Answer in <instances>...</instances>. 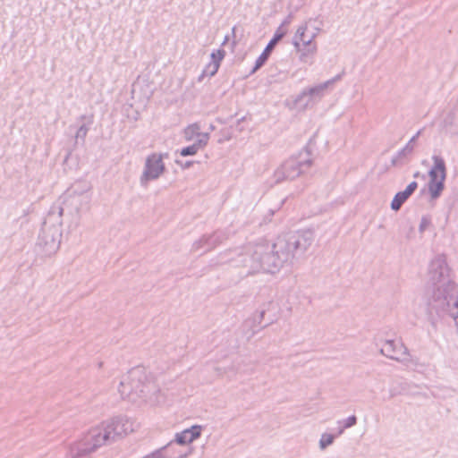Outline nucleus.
Listing matches in <instances>:
<instances>
[{
  "label": "nucleus",
  "instance_id": "1",
  "mask_svg": "<svg viewBox=\"0 0 458 458\" xmlns=\"http://www.w3.org/2000/svg\"><path fill=\"white\" fill-rule=\"evenodd\" d=\"M313 242L312 231H285L272 244L247 247L232 258L235 267H243L247 275L276 274L282 267L293 265Z\"/></svg>",
  "mask_w": 458,
  "mask_h": 458
},
{
  "label": "nucleus",
  "instance_id": "2",
  "mask_svg": "<svg viewBox=\"0 0 458 458\" xmlns=\"http://www.w3.org/2000/svg\"><path fill=\"white\" fill-rule=\"evenodd\" d=\"M118 392L122 398L139 405L155 407L165 402V396L153 375L142 367L134 368L123 376Z\"/></svg>",
  "mask_w": 458,
  "mask_h": 458
},
{
  "label": "nucleus",
  "instance_id": "3",
  "mask_svg": "<svg viewBox=\"0 0 458 458\" xmlns=\"http://www.w3.org/2000/svg\"><path fill=\"white\" fill-rule=\"evenodd\" d=\"M90 198L88 197H71L64 194L62 206H53L46 219V224L49 226H77L79 212L82 208H88Z\"/></svg>",
  "mask_w": 458,
  "mask_h": 458
},
{
  "label": "nucleus",
  "instance_id": "4",
  "mask_svg": "<svg viewBox=\"0 0 458 458\" xmlns=\"http://www.w3.org/2000/svg\"><path fill=\"white\" fill-rule=\"evenodd\" d=\"M110 431L105 421L91 428L80 441L74 443L70 449V458H82L97 448L113 443Z\"/></svg>",
  "mask_w": 458,
  "mask_h": 458
},
{
  "label": "nucleus",
  "instance_id": "5",
  "mask_svg": "<svg viewBox=\"0 0 458 458\" xmlns=\"http://www.w3.org/2000/svg\"><path fill=\"white\" fill-rule=\"evenodd\" d=\"M339 79L340 76H335L325 82L305 88L293 99L291 107L299 111H303L312 106L316 102L319 101L325 96L327 90L332 87Z\"/></svg>",
  "mask_w": 458,
  "mask_h": 458
},
{
  "label": "nucleus",
  "instance_id": "6",
  "mask_svg": "<svg viewBox=\"0 0 458 458\" xmlns=\"http://www.w3.org/2000/svg\"><path fill=\"white\" fill-rule=\"evenodd\" d=\"M168 155L166 153H151L144 162L142 173L140 177V183L143 187H147L148 182L159 179L165 172L164 159Z\"/></svg>",
  "mask_w": 458,
  "mask_h": 458
},
{
  "label": "nucleus",
  "instance_id": "7",
  "mask_svg": "<svg viewBox=\"0 0 458 458\" xmlns=\"http://www.w3.org/2000/svg\"><path fill=\"white\" fill-rule=\"evenodd\" d=\"M433 165L428 171V192L433 199H437L445 188L446 178V167L445 160L440 157L434 155L432 157Z\"/></svg>",
  "mask_w": 458,
  "mask_h": 458
},
{
  "label": "nucleus",
  "instance_id": "8",
  "mask_svg": "<svg viewBox=\"0 0 458 458\" xmlns=\"http://www.w3.org/2000/svg\"><path fill=\"white\" fill-rule=\"evenodd\" d=\"M451 281L453 280L450 276V269L447 266L445 257L443 255L434 257L428 265V284L429 289Z\"/></svg>",
  "mask_w": 458,
  "mask_h": 458
},
{
  "label": "nucleus",
  "instance_id": "9",
  "mask_svg": "<svg viewBox=\"0 0 458 458\" xmlns=\"http://www.w3.org/2000/svg\"><path fill=\"white\" fill-rule=\"evenodd\" d=\"M319 30L320 29L317 25V21L315 20L309 19L297 29L293 38V45L294 47L317 45L314 42V39L318 35Z\"/></svg>",
  "mask_w": 458,
  "mask_h": 458
},
{
  "label": "nucleus",
  "instance_id": "10",
  "mask_svg": "<svg viewBox=\"0 0 458 458\" xmlns=\"http://www.w3.org/2000/svg\"><path fill=\"white\" fill-rule=\"evenodd\" d=\"M61 231H40L36 244L37 250L45 256L55 254L61 243Z\"/></svg>",
  "mask_w": 458,
  "mask_h": 458
},
{
  "label": "nucleus",
  "instance_id": "11",
  "mask_svg": "<svg viewBox=\"0 0 458 458\" xmlns=\"http://www.w3.org/2000/svg\"><path fill=\"white\" fill-rule=\"evenodd\" d=\"M310 161L301 162L295 158L285 161L279 166L274 174L276 182H280L285 179L293 180L302 173L303 166H310Z\"/></svg>",
  "mask_w": 458,
  "mask_h": 458
},
{
  "label": "nucleus",
  "instance_id": "12",
  "mask_svg": "<svg viewBox=\"0 0 458 458\" xmlns=\"http://www.w3.org/2000/svg\"><path fill=\"white\" fill-rule=\"evenodd\" d=\"M191 454L192 448L185 450L172 439L165 445L145 455L143 458H188Z\"/></svg>",
  "mask_w": 458,
  "mask_h": 458
},
{
  "label": "nucleus",
  "instance_id": "13",
  "mask_svg": "<svg viewBox=\"0 0 458 458\" xmlns=\"http://www.w3.org/2000/svg\"><path fill=\"white\" fill-rule=\"evenodd\" d=\"M113 441L134 431V421L125 417H115L105 421Z\"/></svg>",
  "mask_w": 458,
  "mask_h": 458
},
{
  "label": "nucleus",
  "instance_id": "14",
  "mask_svg": "<svg viewBox=\"0 0 458 458\" xmlns=\"http://www.w3.org/2000/svg\"><path fill=\"white\" fill-rule=\"evenodd\" d=\"M380 352L386 357L398 362L408 364L411 361L407 348L403 344L395 343L392 340H387L383 344Z\"/></svg>",
  "mask_w": 458,
  "mask_h": 458
},
{
  "label": "nucleus",
  "instance_id": "15",
  "mask_svg": "<svg viewBox=\"0 0 458 458\" xmlns=\"http://www.w3.org/2000/svg\"><path fill=\"white\" fill-rule=\"evenodd\" d=\"M203 429L204 427L202 425H192L182 431L176 432L174 440L181 446L191 445L201 437Z\"/></svg>",
  "mask_w": 458,
  "mask_h": 458
},
{
  "label": "nucleus",
  "instance_id": "16",
  "mask_svg": "<svg viewBox=\"0 0 458 458\" xmlns=\"http://www.w3.org/2000/svg\"><path fill=\"white\" fill-rule=\"evenodd\" d=\"M285 30L279 27L277 30L276 31L273 38L269 41L262 54L259 56V58L256 60L255 66L252 70V72H255L258 69H259L267 60L271 51L275 47V46L277 44V42L284 36Z\"/></svg>",
  "mask_w": 458,
  "mask_h": 458
},
{
  "label": "nucleus",
  "instance_id": "17",
  "mask_svg": "<svg viewBox=\"0 0 458 458\" xmlns=\"http://www.w3.org/2000/svg\"><path fill=\"white\" fill-rule=\"evenodd\" d=\"M91 184L87 181L75 182L66 191L65 195L76 198H90Z\"/></svg>",
  "mask_w": 458,
  "mask_h": 458
},
{
  "label": "nucleus",
  "instance_id": "18",
  "mask_svg": "<svg viewBox=\"0 0 458 458\" xmlns=\"http://www.w3.org/2000/svg\"><path fill=\"white\" fill-rule=\"evenodd\" d=\"M417 187L418 183L416 182H411L407 185L404 191L397 192L391 202V208L393 210H399L402 205L415 191Z\"/></svg>",
  "mask_w": 458,
  "mask_h": 458
},
{
  "label": "nucleus",
  "instance_id": "19",
  "mask_svg": "<svg viewBox=\"0 0 458 458\" xmlns=\"http://www.w3.org/2000/svg\"><path fill=\"white\" fill-rule=\"evenodd\" d=\"M299 54V60L301 64H312L315 55L318 51L317 45H310L308 47H294Z\"/></svg>",
  "mask_w": 458,
  "mask_h": 458
},
{
  "label": "nucleus",
  "instance_id": "20",
  "mask_svg": "<svg viewBox=\"0 0 458 458\" xmlns=\"http://www.w3.org/2000/svg\"><path fill=\"white\" fill-rule=\"evenodd\" d=\"M207 135L208 139L210 135L208 132H201L200 126L199 123H192L187 126L183 131V137L186 141L194 140V142L198 140H201V136Z\"/></svg>",
  "mask_w": 458,
  "mask_h": 458
},
{
  "label": "nucleus",
  "instance_id": "21",
  "mask_svg": "<svg viewBox=\"0 0 458 458\" xmlns=\"http://www.w3.org/2000/svg\"><path fill=\"white\" fill-rule=\"evenodd\" d=\"M201 138H202L201 140H196L192 145L182 148V150L180 152L181 156H182V157L193 156L199 149L204 148L208 142V137L207 135H203V136H201Z\"/></svg>",
  "mask_w": 458,
  "mask_h": 458
},
{
  "label": "nucleus",
  "instance_id": "22",
  "mask_svg": "<svg viewBox=\"0 0 458 458\" xmlns=\"http://www.w3.org/2000/svg\"><path fill=\"white\" fill-rule=\"evenodd\" d=\"M420 134V131H418L409 141L408 143L397 153L396 157L393 159V162L395 163L400 161L409 156H411L415 148L416 140Z\"/></svg>",
  "mask_w": 458,
  "mask_h": 458
},
{
  "label": "nucleus",
  "instance_id": "23",
  "mask_svg": "<svg viewBox=\"0 0 458 458\" xmlns=\"http://www.w3.org/2000/svg\"><path fill=\"white\" fill-rule=\"evenodd\" d=\"M335 437V435L331 433H322L318 441L319 450L325 451L328 446L332 445L334 444Z\"/></svg>",
  "mask_w": 458,
  "mask_h": 458
},
{
  "label": "nucleus",
  "instance_id": "24",
  "mask_svg": "<svg viewBox=\"0 0 458 458\" xmlns=\"http://www.w3.org/2000/svg\"><path fill=\"white\" fill-rule=\"evenodd\" d=\"M217 240H218V237L214 233L206 234L200 240V242H199L200 246L199 247H206L207 250H208V249L212 248L213 246H215L216 244Z\"/></svg>",
  "mask_w": 458,
  "mask_h": 458
},
{
  "label": "nucleus",
  "instance_id": "25",
  "mask_svg": "<svg viewBox=\"0 0 458 458\" xmlns=\"http://www.w3.org/2000/svg\"><path fill=\"white\" fill-rule=\"evenodd\" d=\"M338 423H342L343 427L339 429L338 435H342L346 428H350L356 425L357 423V417L355 415H352L348 417L347 419L344 420L343 421H339Z\"/></svg>",
  "mask_w": 458,
  "mask_h": 458
},
{
  "label": "nucleus",
  "instance_id": "26",
  "mask_svg": "<svg viewBox=\"0 0 458 458\" xmlns=\"http://www.w3.org/2000/svg\"><path fill=\"white\" fill-rule=\"evenodd\" d=\"M219 66L218 64L210 61L204 68L202 76H214L217 72Z\"/></svg>",
  "mask_w": 458,
  "mask_h": 458
},
{
  "label": "nucleus",
  "instance_id": "27",
  "mask_svg": "<svg viewBox=\"0 0 458 458\" xmlns=\"http://www.w3.org/2000/svg\"><path fill=\"white\" fill-rule=\"evenodd\" d=\"M225 52L223 49L213 51L210 55L211 61L220 65V63L225 58Z\"/></svg>",
  "mask_w": 458,
  "mask_h": 458
},
{
  "label": "nucleus",
  "instance_id": "28",
  "mask_svg": "<svg viewBox=\"0 0 458 458\" xmlns=\"http://www.w3.org/2000/svg\"><path fill=\"white\" fill-rule=\"evenodd\" d=\"M88 131H89V129L86 125H81L76 132V135H75L76 139L84 140L88 133Z\"/></svg>",
  "mask_w": 458,
  "mask_h": 458
},
{
  "label": "nucleus",
  "instance_id": "29",
  "mask_svg": "<svg viewBox=\"0 0 458 458\" xmlns=\"http://www.w3.org/2000/svg\"><path fill=\"white\" fill-rule=\"evenodd\" d=\"M432 226L431 218L429 216H422L420 224V229H426Z\"/></svg>",
  "mask_w": 458,
  "mask_h": 458
},
{
  "label": "nucleus",
  "instance_id": "30",
  "mask_svg": "<svg viewBox=\"0 0 458 458\" xmlns=\"http://www.w3.org/2000/svg\"><path fill=\"white\" fill-rule=\"evenodd\" d=\"M228 40H229V36H225V38L223 41V45H225Z\"/></svg>",
  "mask_w": 458,
  "mask_h": 458
},
{
  "label": "nucleus",
  "instance_id": "31",
  "mask_svg": "<svg viewBox=\"0 0 458 458\" xmlns=\"http://www.w3.org/2000/svg\"><path fill=\"white\" fill-rule=\"evenodd\" d=\"M235 30H236L235 27H233V30H232V33H233V36L235 35Z\"/></svg>",
  "mask_w": 458,
  "mask_h": 458
}]
</instances>
